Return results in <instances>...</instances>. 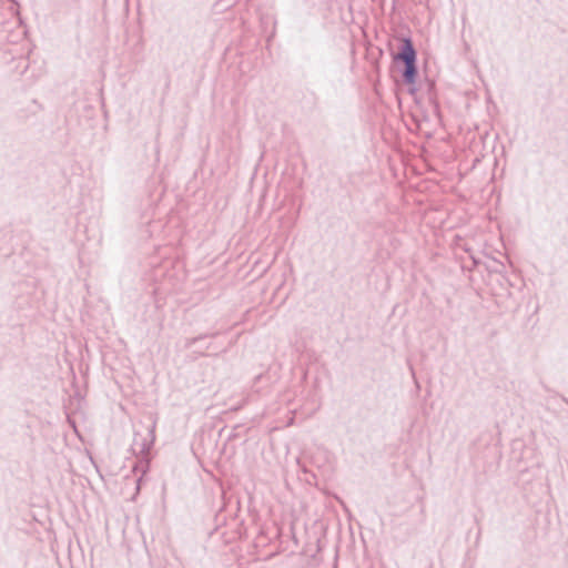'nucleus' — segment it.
<instances>
[{"label": "nucleus", "instance_id": "1", "mask_svg": "<svg viewBox=\"0 0 568 568\" xmlns=\"http://www.w3.org/2000/svg\"><path fill=\"white\" fill-rule=\"evenodd\" d=\"M394 60L404 63L402 71L403 81L406 84H414L418 74L417 52L410 38L403 39L398 53L394 55Z\"/></svg>", "mask_w": 568, "mask_h": 568}, {"label": "nucleus", "instance_id": "2", "mask_svg": "<svg viewBox=\"0 0 568 568\" xmlns=\"http://www.w3.org/2000/svg\"><path fill=\"white\" fill-rule=\"evenodd\" d=\"M154 430H155V424L149 426L146 428V433L145 434H141L139 432H135L134 433V439H133V450L143 455V456H146L153 444H154V440H155V434H154Z\"/></svg>", "mask_w": 568, "mask_h": 568}, {"label": "nucleus", "instance_id": "3", "mask_svg": "<svg viewBox=\"0 0 568 568\" xmlns=\"http://www.w3.org/2000/svg\"><path fill=\"white\" fill-rule=\"evenodd\" d=\"M216 335H217V333H211V334L199 335L196 337L186 338L185 342H184V347L186 349H189L193 345H195L197 342H200L201 339L206 338V337H214Z\"/></svg>", "mask_w": 568, "mask_h": 568}]
</instances>
